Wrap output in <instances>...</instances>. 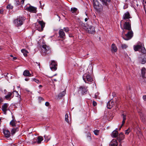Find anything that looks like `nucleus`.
<instances>
[{"mask_svg":"<svg viewBox=\"0 0 146 146\" xmlns=\"http://www.w3.org/2000/svg\"><path fill=\"white\" fill-rule=\"evenodd\" d=\"M124 138V135L122 133H121L119 135V136L117 138V140L119 142L123 140Z\"/></svg>","mask_w":146,"mask_h":146,"instance_id":"obj_21","label":"nucleus"},{"mask_svg":"<svg viewBox=\"0 0 146 146\" xmlns=\"http://www.w3.org/2000/svg\"><path fill=\"white\" fill-rule=\"evenodd\" d=\"M142 47V45L141 44L134 45L133 46L134 50L135 51L140 50Z\"/></svg>","mask_w":146,"mask_h":146,"instance_id":"obj_20","label":"nucleus"},{"mask_svg":"<svg viewBox=\"0 0 146 146\" xmlns=\"http://www.w3.org/2000/svg\"><path fill=\"white\" fill-rule=\"evenodd\" d=\"M84 27L83 28L84 29L87 30L88 29L89 30H88V32L89 33L91 34H94L95 32L94 27L93 26L90 25H88L86 24L85 25L84 24Z\"/></svg>","mask_w":146,"mask_h":146,"instance_id":"obj_8","label":"nucleus"},{"mask_svg":"<svg viewBox=\"0 0 146 146\" xmlns=\"http://www.w3.org/2000/svg\"><path fill=\"white\" fill-rule=\"evenodd\" d=\"M88 18H85V21H88Z\"/></svg>","mask_w":146,"mask_h":146,"instance_id":"obj_60","label":"nucleus"},{"mask_svg":"<svg viewBox=\"0 0 146 146\" xmlns=\"http://www.w3.org/2000/svg\"><path fill=\"white\" fill-rule=\"evenodd\" d=\"M36 63L38 65V66H39V68H40V63L39 62H36Z\"/></svg>","mask_w":146,"mask_h":146,"instance_id":"obj_54","label":"nucleus"},{"mask_svg":"<svg viewBox=\"0 0 146 146\" xmlns=\"http://www.w3.org/2000/svg\"><path fill=\"white\" fill-rule=\"evenodd\" d=\"M139 61L141 64H144L146 63V54H143L139 58Z\"/></svg>","mask_w":146,"mask_h":146,"instance_id":"obj_12","label":"nucleus"},{"mask_svg":"<svg viewBox=\"0 0 146 146\" xmlns=\"http://www.w3.org/2000/svg\"><path fill=\"white\" fill-rule=\"evenodd\" d=\"M16 120L15 118L13 119L10 122V125L13 127H15L16 126Z\"/></svg>","mask_w":146,"mask_h":146,"instance_id":"obj_26","label":"nucleus"},{"mask_svg":"<svg viewBox=\"0 0 146 146\" xmlns=\"http://www.w3.org/2000/svg\"><path fill=\"white\" fill-rule=\"evenodd\" d=\"M38 99L40 100H44V99L42 97L40 96L38 97Z\"/></svg>","mask_w":146,"mask_h":146,"instance_id":"obj_52","label":"nucleus"},{"mask_svg":"<svg viewBox=\"0 0 146 146\" xmlns=\"http://www.w3.org/2000/svg\"><path fill=\"white\" fill-rule=\"evenodd\" d=\"M99 131L98 130H95L94 131V134L96 135H98L99 133Z\"/></svg>","mask_w":146,"mask_h":146,"instance_id":"obj_42","label":"nucleus"},{"mask_svg":"<svg viewBox=\"0 0 146 146\" xmlns=\"http://www.w3.org/2000/svg\"><path fill=\"white\" fill-rule=\"evenodd\" d=\"M33 81H35L36 83H38L39 81L38 80L34 78L32 79Z\"/></svg>","mask_w":146,"mask_h":146,"instance_id":"obj_45","label":"nucleus"},{"mask_svg":"<svg viewBox=\"0 0 146 146\" xmlns=\"http://www.w3.org/2000/svg\"><path fill=\"white\" fill-rule=\"evenodd\" d=\"M102 3L103 6H105L104 8H105L106 9H108V5L110 2V0H100Z\"/></svg>","mask_w":146,"mask_h":146,"instance_id":"obj_10","label":"nucleus"},{"mask_svg":"<svg viewBox=\"0 0 146 146\" xmlns=\"http://www.w3.org/2000/svg\"><path fill=\"white\" fill-rule=\"evenodd\" d=\"M17 59V58L15 57H13V60H15Z\"/></svg>","mask_w":146,"mask_h":146,"instance_id":"obj_58","label":"nucleus"},{"mask_svg":"<svg viewBox=\"0 0 146 146\" xmlns=\"http://www.w3.org/2000/svg\"><path fill=\"white\" fill-rule=\"evenodd\" d=\"M112 96L113 97H115L116 96V94L115 92H113L112 93Z\"/></svg>","mask_w":146,"mask_h":146,"instance_id":"obj_49","label":"nucleus"},{"mask_svg":"<svg viewBox=\"0 0 146 146\" xmlns=\"http://www.w3.org/2000/svg\"><path fill=\"white\" fill-rule=\"evenodd\" d=\"M83 79L85 82L87 83L90 84L93 80L92 76L88 72L83 75Z\"/></svg>","mask_w":146,"mask_h":146,"instance_id":"obj_2","label":"nucleus"},{"mask_svg":"<svg viewBox=\"0 0 146 146\" xmlns=\"http://www.w3.org/2000/svg\"><path fill=\"white\" fill-rule=\"evenodd\" d=\"M13 8V6L11 5V4H8L6 6V8L8 9H11Z\"/></svg>","mask_w":146,"mask_h":146,"instance_id":"obj_34","label":"nucleus"},{"mask_svg":"<svg viewBox=\"0 0 146 146\" xmlns=\"http://www.w3.org/2000/svg\"><path fill=\"white\" fill-rule=\"evenodd\" d=\"M23 75L25 76L30 77L31 76V74L30 73L29 70H27L24 71L23 73Z\"/></svg>","mask_w":146,"mask_h":146,"instance_id":"obj_24","label":"nucleus"},{"mask_svg":"<svg viewBox=\"0 0 146 146\" xmlns=\"http://www.w3.org/2000/svg\"><path fill=\"white\" fill-rule=\"evenodd\" d=\"M77 10V9L76 8H72L71 9V11L72 13H76Z\"/></svg>","mask_w":146,"mask_h":146,"instance_id":"obj_37","label":"nucleus"},{"mask_svg":"<svg viewBox=\"0 0 146 146\" xmlns=\"http://www.w3.org/2000/svg\"><path fill=\"white\" fill-rule=\"evenodd\" d=\"M69 36L70 37H73V36L72 34H70L69 35Z\"/></svg>","mask_w":146,"mask_h":146,"instance_id":"obj_56","label":"nucleus"},{"mask_svg":"<svg viewBox=\"0 0 146 146\" xmlns=\"http://www.w3.org/2000/svg\"><path fill=\"white\" fill-rule=\"evenodd\" d=\"M87 138L89 140L91 139V134L90 133H88L87 135Z\"/></svg>","mask_w":146,"mask_h":146,"instance_id":"obj_44","label":"nucleus"},{"mask_svg":"<svg viewBox=\"0 0 146 146\" xmlns=\"http://www.w3.org/2000/svg\"><path fill=\"white\" fill-rule=\"evenodd\" d=\"M133 126L135 130H137L138 131V129L139 128V127L137 123H136V125L135 124H133Z\"/></svg>","mask_w":146,"mask_h":146,"instance_id":"obj_35","label":"nucleus"},{"mask_svg":"<svg viewBox=\"0 0 146 146\" xmlns=\"http://www.w3.org/2000/svg\"><path fill=\"white\" fill-rule=\"evenodd\" d=\"M24 9L29 12L33 13H36L37 12V8L31 5L30 4H27L25 7Z\"/></svg>","mask_w":146,"mask_h":146,"instance_id":"obj_5","label":"nucleus"},{"mask_svg":"<svg viewBox=\"0 0 146 146\" xmlns=\"http://www.w3.org/2000/svg\"><path fill=\"white\" fill-rule=\"evenodd\" d=\"M114 102L112 100H110L107 103V107L108 108L110 109L114 106Z\"/></svg>","mask_w":146,"mask_h":146,"instance_id":"obj_18","label":"nucleus"},{"mask_svg":"<svg viewBox=\"0 0 146 146\" xmlns=\"http://www.w3.org/2000/svg\"><path fill=\"white\" fill-rule=\"evenodd\" d=\"M15 4L16 6H18L19 5V0H15Z\"/></svg>","mask_w":146,"mask_h":146,"instance_id":"obj_43","label":"nucleus"},{"mask_svg":"<svg viewBox=\"0 0 146 146\" xmlns=\"http://www.w3.org/2000/svg\"><path fill=\"white\" fill-rule=\"evenodd\" d=\"M93 3L94 7L97 11L100 13L103 11L104 7L100 3L99 0H93Z\"/></svg>","mask_w":146,"mask_h":146,"instance_id":"obj_1","label":"nucleus"},{"mask_svg":"<svg viewBox=\"0 0 146 146\" xmlns=\"http://www.w3.org/2000/svg\"><path fill=\"white\" fill-rule=\"evenodd\" d=\"M4 100L0 96V103L3 101Z\"/></svg>","mask_w":146,"mask_h":146,"instance_id":"obj_50","label":"nucleus"},{"mask_svg":"<svg viewBox=\"0 0 146 146\" xmlns=\"http://www.w3.org/2000/svg\"><path fill=\"white\" fill-rule=\"evenodd\" d=\"M42 87V85H40L39 86V87H41H41Z\"/></svg>","mask_w":146,"mask_h":146,"instance_id":"obj_62","label":"nucleus"},{"mask_svg":"<svg viewBox=\"0 0 146 146\" xmlns=\"http://www.w3.org/2000/svg\"><path fill=\"white\" fill-rule=\"evenodd\" d=\"M143 98L144 101H146V95H144L143 97Z\"/></svg>","mask_w":146,"mask_h":146,"instance_id":"obj_51","label":"nucleus"},{"mask_svg":"<svg viewBox=\"0 0 146 146\" xmlns=\"http://www.w3.org/2000/svg\"><path fill=\"white\" fill-rule=\"evenodd\" d=\"M21 52L23 53L25 56L26 57L27 56V54L29 52L27 50L24 49H23L21 50Z\"/></svg>","mask_w":146,"mask_h":146,"instance_id":"obj_30","label":"nucleus"},{"mask_svg":"<svg viewBox=\"0 0 146 146\" xmlns=\"http://www.w3.org/2000/svg\"><path fill=\"white\" fill-rule=\"evenodd\" d=\"M19 130V128L17 127H14L11 130V134L12 135H13L16 132Z\"/></svg>","mask_w":146,"mask_h":146,"instance_id":"obj_23","label":"nucleus"},{"mask_svg":"<svg viewBox=\"0 0 146 146\" xmlns=\"http://www.w3.org/2000/svg\"><path fill=\"white\" fill-rule=\"evenodd\" d=\"M131 21L130 20L128 19L126 20L123 24V28H122V29H125L128 30H131Z\"/></svg>","mask_w":146,"mask_h":146,"instance_id":"obj_7","label":"nucleus"},{"mask_svg":"<svg viewBox=\"0 0 146 146\" xmlns=\"http://www.w3.org/2000/svg\"><path fill=\"white\" fill-rule=\"evenodd\" d=\"M58 37L62 39H64L66 38L65 33L63 29L59 30L58 31Z\"/></svg>","mask_w":146,"mask_h":146,"instance_id":"obj_13","label":"nucleus"},{"mask_svg":"<svg viewBox=\"0 0 146 146\" xmlns=\"http://www.w3.org/2000/svg\"><path fill=\"white\" fill-rule=\"evenodd\" d=\"M12 95V93L11 92H8L7 95L5 96V99L8 100H10L11 99V98Z\"/></svg>","mask_w":146,"mask_h":146,"instance_id":"obj_22","label":"nucleus"},{"mask_svg":"<svg viewBox=\"0 0 146 146\" xmlns=\"http://www.w3.org/2000/svg\"><path fill=\"white\" fill-rule=\"evenodd\" d=\"M63 29L66 33H68L69 31V28L68 27H64Z\"/></svg>","mask_w":146,"mask_h":146,"instance_id":"obj_40","label":"nucleus"},{"mask_svg":"<svg viewBox=\"0 0 146 146\" xmlns=\"http://www.w3.org/2000/svg\"><path fill=\"white\" fill-rule=\"evenodd\" d=\"M51 52L50 48L46 45H43L41 49V53L42 55L46 56L49 54Z\"/></svg>","mask_w":146,"mask_h":146,"instance_id":"obj_3","label":"nucleus"},{"mask_svg":"<svg viewBox=\"0 0 146 146\" xmlns=\"http://www.w3.org/2000/svg\"><path fill=\"white\" fill-rule=\"evenodd\" d=\"M142 78L143 82H144L145 83H146V77H145V76L144 78L142 77Z\"/></svg>","mask_w":146,"mask_h":146,"instance_id":"obj_47","label":"nucleus"},{"mask_svg":"<svg viewBox=\"0 0 146 146\" xmlns=\"http://www.w3.org/2000/svg\"><path fill=\"white\" fill-rule=\"evenodd\" d=\"M66 94V91H63L61 93H60L58 95L59 98L62 97L65 95Z\"/></svg>","mask_w":146,"mask_h":146,"instance_id":"obj_33","label":"nucleus"},{"mask_svg":"<svg viewBox=\"0 0 146 146\" xmlns=\"http://www.w3.org/2000/svg\"><path fill=\"white\" fill-rule=\"evenodd\" d=\"M23 16H19L14 20L13 23L17 27L20 26L23 24V21L25 20Z\"/></svg>","mask_w":146,"mask_h":146,"instance_id":"obj_4","label":"nucleus"},{"mask_svg":"<svg viewBox=\"0 0 146 146\" xmlns=\"http://www.w3.org/2000/svg\"><path fill=\"white\" fill-rule=\"evenodd\" d=\"M38 23L40 24L41 28L38 27L37 29L39 31L41 32L43 30L45 26V23L42 21H39Z\"/></svg>","mask_w":146,"mask_h":146,"instance_id":"obj_15","label":"nucleus"},{"mask_svg":"<svg viewBox=\"0 0 146 146\" xmlns=\"http://www.w3.org/2000/svg\"><path fill=\"white\" fill-rule=\"evenodd\" d=\"M86 86H80L78 88V92L82 95H85L86 94L88 89Z\"/></svg>","mask_w":146,"mask_h":146,"instance_id":"obj_9","label":"nucleus"},{"mask_svg":"<svg viewBox=\"0 0 146 146\" xmlns=\"http://www.w3.org/2000/svg\"><path fill=\"white\" fill-rule=\"evenodd\" d=\"M36 139L37 140V143L40 144L41 143V141L43 140V138L41 136H38Z\"/></svg>","mask_w":146,"mask_h":146,"instance_id":"obj_27","label":"nucleus"},{"mask_svg":"<svg viewBox=\"0 0 146 146\" xmlns=\"http://www.w3.org/2000/svg\"><path fill=\"white\" fill-rule=\"evenodd\" d=\"M117 140L115 139H113L110 143L109 145L110 146H117Z\"/></svg>","mask_w":146,"mask_h":146,"instance_id":"obj_19","label":"nucleus"},{"mask_svg":"<svg viewBox=\"0 0 146 146\" xmlns=\"http://www.w3.org/2000/svg\"><path fill=\"white\" fill-rule=\"evenodd\" d=\"M121 47L122 49H125L127 48V46L125 44H123L121 45Z\"/></svg>","mask_w":146,"mask_h":146,"instance_id":"obj_39","label":"nucleus"},{"mask_svg":"<svg viewBox=\"0 0 146 146\" xmlns=\"http://www.w3.org/2000/svg\"><path fill=\"white\" fill-rule=\"evenodd\" d=\"M133 36V33L131 30H128L127 33L122 35V38L125 40H128L131 39Z\"/></svg>","mask_w":146,"mask_h":146,"instance_id":"obj_6","label":"nucleus"},{"mask_svg":"<svg viewBox=\"0 0 146 146\" xmlns=\"http://www.w3.org/2000/svg\"><path fill=\"white\" fill-rule=\"evenodd\" d=\"M4 92H5V94H6V92H7V91L6 90V89H5L4 90Z\"/></svg>","mask_w":146,"mask_h":146,"instance_id":"obj_61","label":"nucleus"},{"mask_svg":"<svg viewBox=\"0 0 146 146\" xmlns=\"http://www.w3.org/2000/svg\"><path fill=\"white\" fill-rule=\"evenodd\" d=\"M131 18L129 13L128 11L127 12L124 13L123 16V19L125 20L127 19H129Z\"/></svg>","mask_w":146,"mask_h":146,"instance_id":"obj_17","label":"nucleus"},{"mask_svg":"<svg viewBox=\"0 0 146 146\" xmlns=\"http://www.w3.org/2000/svg\"><path fill=\"white\" fill-rule=\"evenodd\" d=\"M118 134V132L116 130H114L112 133V136L113 137H117Z\"/></svg>","mask_w":146,"mask_h":146,"instance_id":"obj_29","label":"nucleus"},{"mask_svg":"<svg viewBox=\"0 0 146 146\" xmlns=\"http://www.w3.org/2000/svg\"><path fill=\"white\" fill-rule=\"evenodd\" d=\"M123 125H121V126H120V127L119 128V130H120L121 128L122 127V126Z\"/></svg>","mask_w":146,"mask_h":146,"instance_id":"obj_63","label":"nucleus"},{"mask_svg":"<svg viewBox=\"0 0 146 146\" xmlns=\"http://www.w3.org/2000/svg\"><path fill=\"white\" fill-rule=\"evenodd\" d=\"M111 51L113 52H116L117 50V48L115 44H113L111 46Z\"/></svg>","mask_w":146,"mask_h":146,"instance_id":"obj_25","label":"nucleus"},{"mask_svg":"<svg viewBox=\"0 0 146 146\" xmlns=\"http://www.w3.org/2000/svg\"><path fill=\"white\" fill-rule=\"evenodd\" d=\"M3 133L5 137L8 138L11 136V133L10 131L7 129H3Z\"/></svg>","mask_w":146,"mask_h":146,"instance_id":"obj_16","label":"nucleus"},{"mask_svg":"<svg viewBox=\"0 0 146 146\" xmlns=\"http://www.w3.org/2000/svg\"><path fill=\"white\" fill-rule=\"evenodd\" d=\"M44 137L45 139V141L46 142H47L50 139V138L49 136H47L46 135H45Z\"/></svg>","mask_w":146,"mask_h":146,"instance_id":"obj_32","label":"nucleus"},{"mask_svg":"<svg viewBox=\"0 0 146 146\" xmlns=\"http://www.w3.org/2000/svg\"><path fill=\"white\" fill-rule=\"evenodd\" d=\"M130 131L131 130L130 129L128 128V129L125 131V134L128 135Z\"/></svg>","mask_w":146,"mask_h":146,"instance_id":"obj_41","label":"nucleus"},{"mask_svg":"<svg viewBox=\"0 0 146 146\" xmlns=\"http://www.w3.org/2000/svg\"><path fill=\"white\" fill-rule=\"evenodd\" d=\"M36 142H37V140H36V141H33V143H35Z\"/></svg>","mask_w":146,"mask_h":146,"instance_id":"obj_57","label":"nucleus"},{"mask_svg":"<svg viewBox=\"0 0 146 146\" xmlns=\"http://www.w3.org/2000/svg\"><path fill=\"white\" fill-rule=\"evenodd\" d=\"M93 105L94 106H96L97 105V103L95 101H93Z\"/></svg>","mask_w":146,"mask_h":146,"instance_id":"obj_46","label":"nucleus"},{"mask_svg":"<svg viewBox=\"0 0 146 146\" xmlns=\"http://www.w3.org/2000/svg\"><path fill=\"white\" fill-rule=\"evenodd\" d=\"M57 64L56 62L54 60L52 61L50 67L52 71H55L57 69Z\"/></svg>","mask_w":146,"mask_h":146,"instance_id":"obj_11","label":"nucleus"},{"mask_svg":"<svg viewBox=\"0 0 146 146\" xmlns=\"http://www.w3.org/2000/svg\"><path fill=\"white\" fill-rule=\"evenodd\" d=\"M140 50L142 53L145 54L146 53V50L145 48L144 47L143 48L142 46V48L140 49Z\"/></svg>","mask_w":146,"mask_h":146,"instance_id":"obj_36","label":"nucleus"},{"mask_svg":"<svg viewBox=\"0 0 146 146\" xmlns=\"http://www.w3.org/2000/svg\"><path fill=\"white\" fill-rule=\"evenodd\" d=\"M65 121L68 123H69L68 120V115L67 113L65 115Z\"/></svg>","mask_w":146,"mask_h":146,"instance_id":"obj_38","label":"nucleus"},{"mask_svg":"<svg viewBox=\"0 0 146 146\" xmlns=\"http://www.w3.org/2000/svg\"><path fill=\"white\" fill-rule=\"evenodd\" d=\"M25 0H22L21 1V3L22 4H23L24 3Z\"/></svg>","mask_w":146,"mask_h":146,"instance_id":"obj_53","label":"nucleus"},{"mask_svg":"<svg viewBox=\"0 0 146 146\" xmlns=\"http://www.w3.org/2000/svg\"><path fill=\"white\" fill-rule=\"evenodd\" d=\"M8 104L7 103H4L2 106V110L5 114H6L7 111L8 110Z\"/></svg>","mask_w":146,"mask_h":146,"instance_id":"obj_14","label":"nucleus"},{"mask_svg":"<svg viewBox=\"0 0 146 146\" xmlns=\"http://www.w3.org/2000/svg\"><path fill=\"white\" fill-rule=\"evenodd\" d=\"M16 92V94H17L18 95H19H19L18 92L16 91H14L13 92V93H14V92Z\"/></svg>","mask_w":146,"mask_h":146,"instance_id":"obj_59","label":"nucleus"},{"mask_svg":"<svg viewBox=\"0 0 146 146\" xmlns=\"http://www.w3.org/2000/svg\"><path fill=\"white\" fill-rule=\"evenodd\" d=\"M49 103L48 102H46L45 103V105L47 106H48L49 105Z\"/></svg>","mask_w":146,"mask_h":146,"instance_id":"obj_48","label":"nucleus"},{"mask_svg":"<svg viewBox=\"0 0 146 146\" xmlns=\"http://www.w3.org/2000/svg\"><path fill=\"white\" fill-rule=\"evenodd\" d=\"M141 75L142 77H144L145 74L146 73V69L144 67L141 70Z\"/></svg>","mask_w":146,"mask_h":146,"instance_id":"obj_28","label":"nucleus"},{"mask_svg":"<svg viewBox=\"0 0 146 146\" xmlns=\"http://www.w3.org/2000/svg\"><path fill=\"white\" fill-rule=\"evenodd\" d=\"M121 116L123 117V120L122 122V125H123L125 121V120L126 119V115H124V114H122Z\"/></svg>","mask_w":146,"mask_h":146,"instance_id":"obj_31","label":"nucleus"},{"mask_svg":"<svg viewBox=\"0 0 146 146\" xmlns=\"http://www.w3.org/2000/svg\"><path fill=\"white\" fill-rule=\"evenodd\" d=\"M29 79V78H25V80L26 81H28Z\"/></svg>","mask_w":146,"mask_h":146,"instance_id":"obj_55","label":"nucleus"},{"mask_svg":"<svg viewBox=\"0 0 146 146\" xmlns=\"http://www.w3.org/2000/svg\"><path fill=\"white\" fill-rule=\"evenodd\" d=\"M53 80L55 81H57V80H56V79H54Z\"/></svg>","mask_w":146,"mask_h":146,"instance_id":"obj_64","label":"nucleus"}]
</instances>
